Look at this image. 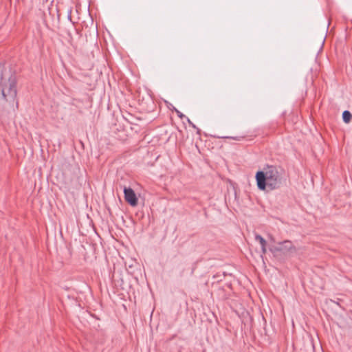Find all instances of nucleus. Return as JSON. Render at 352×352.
Masks as SVG:
<instances>
[{
  "instance_id": "423d86ee",
  "label": "nucleus",
  "mask_w": 352,
  "mask_h": 352,
  "mask_svg": "<svg viewBox=\"0 0 352 352\" xmlns=\"http://www.w3.org/2000/svg\"><path fill=\"white\" fill-rule=\"evenodd\" d=\"M352 115L348 110H345L342 113V119L345 123H349L351 120Z\"/></svg>"
},
{
  "instance_id": "6e6552de",
  "label": "nucleus",
  "mask_w": 352,
  "mask_h": 352,
  "mask_svg": "<svg viewBox=\"0 0 352 352\" xmlns=\"http://www.w3.org/2000/svg\"><path fill=\"white\" fill-rule=\"evenodd\" d=\"M224 138L240 141V140L244 139L245 136H227V137H224Z\"/></svg>"
},
{
  "instance_id": "39448f33",
  "label": "nucleus",
  "mask_w": 352,
  "mask_h": 352,
  "mask_svg": "<svg viewBox=\"0 0 352 352\" xmlns=\"http://www.w3.org/2000/svg\"><path fill=\"white\" fill-rule=\"evenodd\" d=\"M254 239H255V241H258L260 243L262 254H266V252H267V248H266L267 241H266V240L258 234H255Z\"/></svg>"
},
{
  "instance_id": "0eeeda50",
  "label": "nucleus",
  "mask_w": 352,
  "mask_h": 352,
  "mask_svg": "<svg viewBox=\"0 0 352 352\" xmlns=\"http://www.w3.org/2000/svg\"><path fill=\"white\" fill-rule=\"evenodd\" d=\"M186 120L188 122L190 126H191L192 128L197 130V133L198 134L201 133V130L198 127H197L196 125L193 122H192L191 120L188 117L186 118Z\"/></svg>"
},
{
  "instance_id": "f03ea898",
  "label": "nucleus",
  "mask_w": 352,
  "mask_h": 352,
  "mask_svg": "<svg viewBox=\"0 0 352 352\" xmlns=\"http://www.w3.org/2000/svg\"><path fill=\"white\" fill-rule=\"evenodd\" d=\"M0 91L5 100L12 103L15 102L17 94L16 76L10 74L6 79L3 77L1 69H0Z\"/></svg>"
},
{
  "instance_id": "7ed1b4c3",
  "label": "nucleus",
  "mask_w": 352,
  "mask_h": 352,
  "mask_svg": "<svg viewBox=\"0 0 352 352\" xmlns=\"http://www.w3.org/2000/svg\"><path fill=\"white\" fill-rule=\"evenodd\" d=\"M124 195L125 201L131 206H136L138 205V198L134 190L131 188H124Z\"/></svg>"
},
{
  "instance_id": "1a4fd4ad",
  "label": "nucleus",
  "mask_w": 352,
  "mask_h": 352,
  "mask_svg": "<svg viewBox=\"0 0 352 352\" xmlns=\"http://www.w3.org/2000/svg\"><path fill=\"white\" fill-rule=\"evenodd\" d=\"M175 111L176 112L177 116L180 118L181 119H186L187 118L184 114H183L181 111H179L178 109H175Z\"/></svg>"
},
{
  "instance_id": "f257e3e1",
  "label": "nucleus",
  "mask_w": 352,
  "mask_h": 352,
  "mask_svg": "<svg viewBox=\"0 0 352 352\" xmlns=\"http://www.w3.org/2000/svg\"><path fill=\"white\" fill-rule=\"evenodd\" d=\"M255 179L258 190L272 191L279 188L285 182V170L279 166L267 164L263 170L256 173Z\"/></svg>"
},
{
  "instance_id": "20e7f679",
  "label": "nucleus",
  "mask_w": 352,
  "mask_h": 352,
  "mask_svg": "<svg viewBox=\"0 0 352 352\" xmlns=\"http://www.w3.org/2000/svg\"><path fill=\"white\" fill-rule=\"evenodd\" d=\"M278 246L275 248L274 250L270 249L271 252L278 251V252H296V249L293 245L292 242L289 240H285L284 241L280 242L278 243Z\"/></svg>"
}]
</instances>
